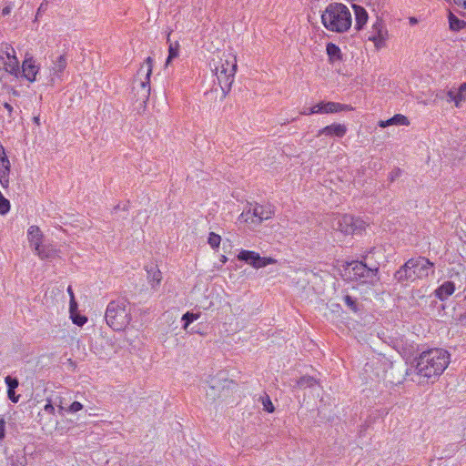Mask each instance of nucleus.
<instances>
[{"label": "nucleus", "mask_w": 466, "mask_h": 466, "mask_svg": "<svg viewBox=\"0 0 466 466\" xmlns=\"http://www.w3.org/2000/svg\"><path fill=\"white\" fill-rule=\"evenodd\" d=\"M34 122L36 124V125H40V119H39V116H35L34 117Z\"/></svg>", "instance_id": "4d7b16f0"}, {"label": "nucleus", "mask_w": 466, "mask_h": 466, "mask_svg": "<svg viewBox=\"0 0 466 466\" xmlns=\"http://www.w3.org/2000/svg\"><path fill=\"white\" fill-rule=\"evenodd\" d=\"M410 22L411 24H415V23H417V20H416V18L411 17V18H410Z\"/></svg>", "instance_id": "680f3d73"}, {"label": "nucleus", "mask_w": 466, "mask_h": 466, "mask_svg": "<svg viewBox=\"0 0 466 466\" xmlns=\"http://www.w3.org/2000/svg\"><path fill=\"white\" fill-rule=\"evenodd\" d=\"M227 259H228V258H227V257H226V256H224V255H222V256H221V258H220V261H221L222 263H226Z\"/></svg>", "instance_id": "13d9d810"}, {"label": "nucleus", "mask_w": 466, "mask_h": 466, "mask_svg": "<svg viewBox=\"0 0 466 466\" xmlns=\"http://www.w3.org/2000/svg\"><path fill=\"white\" fill-rule=\"evenodd\" d=\"M213 71L220 86L222 96L225 97L231 89L237 70L236 57L230 54L223 55L218 61L213 59Z\"/></svg>", "instance_id": "20e7f679"}, {"label": "nucleus", "mask_w": 466, "mask_h": 466, "mask_svg": "<svg viewBox=\"0 0 466 466\" xmlns=\"http://www.w3.org/2000/svg\"><path fill=\"white\" fill-rule=\"evenodd\" d=\"M12 8V3H7L6 5L2 9V15H8L11 13Z\"/></svg>", "instance_id": "37998d69"}, {"label": "nucleus", "mask_w": 466, "mask_h": 466, "mask_svg": "<svg viewBox=\"0 0 466 466\" xmlns=\"http://www.w3.org/2000/svg\"><path fill=\"white\" fill-rule=\"evenodd\" d=\"M0 147H3V146L0 144Z\"/></svg>", "instance_id": "e2e57ef3"}, {"label": "nucleus", "mask_w": 466, "mask_h": 466, "mask_svg": "<svg viewBox=\"0 0 466 466\" xmlns=\"http://www.w3.org/2000/svg\"><path fill=\"white\" fill-rule=\"evenodd\" d=\"M346 280L360 285L374 286L379 281L378 268H370L361 261H352L344 268Z\"/></svg>", "instance_id": "423d86ee"}, {"label": "nucleus", "mask_w": 466, "mask_h": 466, "mask_svg": "<svg viewBox=\"0 0 466 466\" xmlns=\"http://www.w3.org/2000/svg\"><path fill=\"white\" fill-rule=\"evenodd\" d=\"M0 184L4 188H6L9 184V177L0 178Z\"/></svg>", "instance_id": "09e8293b"}, {"label": "nucleus", "mask_w": 466, "mask_h": 466, "mask_svg": "<svg viewBox=\"0 0 466 466\" xmlns=\"http://www.w3.org/2000/svg\"><path fill=\"white\" fill-rule=\"evenodd\" d=\"M297 384L302 389L312 388L317 384V380L313 377L304 376L298 380Z\"/></svg>", "instance_id": "cd10ccee"}, {"label": "nucleus", "mask_w": 466, "mask_h": 466, "mask_svg": "<svg viewBox=\"0 0 466 466\" xmlns=\"http://www.w3.org/2000/svg\"><path fill=\"white\" fill-rule=\"evenodd\" d=\"M47 6H48V2L46 0L43 1L40 4V6L38 7L37 12H36V18L39 15H41L42 13H45L47 10Z\"/></svg>", "instance_id": "a19ab883"}, {"label": "nucleus", "mask_w": 466, "mask_h": 466, "mask_svg": "<svg viewBox=\"0 0 466 466\" xmlns=\"http://www.w3.org/2000/svg\"><path fill=\"white\" fill-rule=\"evenodd\" d=\"M275 214V207L272 205L264 206V220L270 218Z\"/></svg>", "instance_id": "c9c22d12"}, {"label": "nucleus", "mask_w": 466, "mask_h": 466, "mask_svg": "<svg viewBox=\"0 0 466 466\" xmlns=\"http://www.w3.org/2000/svg\"><path fill=\"white\" fill-rule=\"evenodd\" d=\"M44 410L49 414H54L55 413V407L53 406V404L51 403V401H48L45 407H44Z\"/></svg>", "instance_id": "c03bdc74"}, {"label": "nucleus", "mask_w": 466, "mask_h": 466, "mask_svg": "<svg viewBox=\"0 0 466 466\" xmlns=\"http://www.w3.org/2000/svg\"><path fill=\"white\" fill-rule=\"evenodd\" d=\"M447 96L449 97V100L453 102V97L456 96V93L451 90L447 93Z\"/></svg>", "instance_id": "603ef678"}, {"label": "nucleus", "mask_w": 466, "mask_h": 466, "mask_svg": "<svg viewBox=\"0 0 466 466\" xmlns=\"http://www.w3.org/2000/svg\"><path fill=\"white\" fill-rule=\"evenodd\" d=\"M66 67V59L64 56H60L56 61L54 62L53 66L51 67V81H55L56 78L60 77V73H62Z\"/></svg>", "instance_id": "412c9836"}, {"label": "nucleus", "mask_w": 466, "mask_h": 466, "mask_svg": "<svg viewBox=\"0 0 466 466\" xmlns=\"http://www.w3.org/2000/svg\"><path fill=\"white\" fill-rule=\"evenodd\" d=\"M455 291V284L452 281L443 282L438 289H435L434 294L440 300H445L451 296Z\"/></svg>", "instance_id": "a211bd4d"}, {"label": "nucleus", "mask_w": 466, "mask_h": 466, "mask_svg": "<svg viewBox=\"0 0 466 466\" xmlns=\"http://www.w3.org/2000/svg\"><path fill=\"white\" fill-rule=\"evenodd\" d=\"M5 154V149H4V147H0V157H1L2 156H4Z\"/></svg>", "instance_id": "052dcab7"}, {"label": "nucleus", "mask_w": 466, "mask_h": 466, "mask_svg": "<svg viewBox=\"0 0 466 466\" xmlns=\"http://www.w3.org/2000/svg\"><path fill=\"white\" fill-rule=\"evenodd\" d=\"M276 260L272 259L271 258H266L264 257V260H263V263H264V268L266 266H268V264H271V263H275Z\"/></svg>", "instance_id": "3c124183"}, {"label": "nucleus", "mask_w": 466, "mask_h": 466, "mask_svg": "<svg viewBox=\"0 0 466 466\" xmlns=\"http://www.w3.org/2000/svg\"><path fill=\"white\" fill-rule=\"evenodd\" d=\"M352 107L349 105L340 104L338 102H325L321 101L308 109H304L300 114L310 116L315 114H334L342 111H350Z\"/></svg>", "instance_id": "6e6552de"}, {"label": "nucleus", "mask_w": 466, "mask_h": 466, "mask_svg": "<svg viewBox=\"0 0 466 466\" xmlns=\"http://www.w3.org/2000/svg\"><path fill=\"white\" fill-rule=\"evenodd\" d=\"M350 236H361L370 227V221L367 218L351 215Z\"/></svg>", "instance_id": "f8f14e48"}, {"label": "nucleus", "mask_w": 466, "mask_h": 466, "mask_svg": "<svg viewBox=\"0 0 466 466\" xmlns=\"http://www.w3.org/2000/svg\"><path fill=\"white\" fill-rule=\"evenodd\" d=\"M15 52L13 46L7 43L1 44L0 47V60H5V58L15 56Z\"/></svg>", "instance_id": "bb28decb"}, {"label": "nucleus", "mask_w": 466, "mask_h": 466, "mask_svg": "<svg viewBox=\"0 0 466 466\" xmlns=\"http://www.w3.org/2000/svg\"><path fill=\"white\" fill-rule=\"evenodd\" d=\"M241 218L244 219L245 222L250 224L260 223L262 220V217L258 212L257 208L254 209L253 213H251L250 210L243 212L241 214Z\"/></svg>", "instance_id": "393cba45"}, {"label": "nucleus", "mask_w": 466, "mask_h": 466, "mask_svg": "<svg viewBox=\"0 0 466 466\" xmlns=\"http://www.w3.org/2000/svg\"><path fill=\"white\" fill-rule=\"evenodd\" d=\"M152 68H153V59L151 57H147L144 63V65L141 66L140 69L137 72V75H144V78L140 79L139 81V86H140V97L141 99L146 102L150 95V86H149V81H150V76L152 74Z\"/></svg>", "instance_id": "9d476101"}, {"label": "nucleus", "mask_w": 466, "mask_h": 466, "mask_svg": "<svg viewBox=\"0 0 466 466\" xmlns=\"http://www.w3.org/2000/svg\"><path fill=\"white\" fill-rule=\"evenodd\" d=\"M179 52V44L177 42L170 43L168 48V56L166 61V66H167L172 59L176 58L178 56Z\"/></svg>", "instance_id": "c85d7f7f"}, {"label": "nucleus", "mask_w": 466, "mask_h": 466, "mask_svg": "<svg viewBox=\"0 0 466 466\" xmlns=\"http://www.w3.org/2000/svg\"><path fill=\"white\" fill-rule=\"evenodd\" d=\"M26 462V458L24 454L16 453L8 458L7 466H25Z\"/></svg>", "instance_id": "a878e982"}, {"label": "nucleus", "mask_w": 466, "mask_h": 466, "mask_svg": "<svg viewBox=\"0 0 466 466\" xmlns=\"http://www.w3.org/2000/svg\"><path fill=\"white\" fill-rule=\"evenodd\" d=\"M105 319L114 330L124 329L131 319L129 303L124 299L111 301L107 305Z\"/></svg>", "instance_id": "39448f33"}, {"label": "nucleus", "mask_w": 466, "mask_h": 466, "mask_svg": "<svg viewBox=\"0 0 466 466\" xmlns=\"http://www.w3.org/2000/svg\"><path fill=\"white\" fill-rule=\"evenodd\" d=\"M221 242V237L214 232H210L208 239V243L212 248H218Z\"/></svg>", "instance_id": "7c9ffc66"}, {"label": "nucleus", "mask_w": 466, "mask_h": 466, "mask_svg": "<svg viewBox=\"0 0 466 466\" xmlns=\"http://www.w3.org/2000/svg\"><path fill=\"white\" fill-rule=\"evenodd\" d=\"M321 23L329 32L346 33L352 25V15L350 8L344 4L331 3L322 12Z\"/></svg>", "instance_id": "f03ea898"}, {"label": "nucleus", "mask_w": 466, "mask_h": 466, "mask_svg": "<svg viewBox=\"0 0 466 466\" xmlns=\"http://www.w3.org/2000/svg\"><path fill=\"white\" fill-rule=\"evenodd\" d=\"M5 421L3 418L0 419V440L5 436Z\"/></svg>", "instance_id": "de8ad7c7"}, {"label": "nucleus", "mask_w": 466, "mask_h": 466, "mask_svg": "<svg viewBox=\"0 0 466 466\" xmlns=\"http://www.w3.org/2000/svg\"><path fill=\"white\" fill-rule=\"evenodd\" d=\"M343 300L347 307H349L352 311L356 312L358 310L356 300L352 297L346 295L344 296Z\"/></svg>", "instance_id": "473e14b6"}, {"label": "nucleus", "mask_w": 466, "mask_h": 466, "mask_svg": "<svg viewBox=\"0 0 466 466\" xmlns=\"http://www.w3.org/2000/svg\"><path fill=\"white\" fill-rule=\"evenodd\" d=\"M35 254L41 258H54L57 250L52 245H42L39 247V249L35 250Z\"/></svg>", "instance_id": "b1692460"}, {"label": "nucleus", "mask_w": 466, "mask_h": 466, "mask_svg": "<svg viewBox=\"0 0 466 466\" xmlns=\"http://www.w3.org/2000/svg\"><path fill=\"white\" fill-rule=\"evenodd\" d=\"M67 293H68V294H69V296H70V299H72V296H74V293H73V289H72L71 286H69V287L67 288Z\"/></svg>", "instance_id": "6e6d98bb"}, {"label": "nucleus", "mask_w": 466, "mask_h": 466, "mask_svg": "<svg viewBox=\"0 0 466 466\" xmlns=\"http://www.w3.org/2000/svg\"><path fill=\"white\" fill-rule=\"evenodd\" d=\"M379 127H387L389 126H409L410 120L409 118L401 114H396L392 117L387 119V120H380L378 123Z\"/></svg>", "instance_id": "6ab92c4d"}, {"label": "nucleus", "mask_w": 466, "mask_h": 466, "mask_svg": "<svg viewBox=\"0 0 466 466\" xmlns=\"http://www.w3.org/2000/svg\"><path fill=\"white\" fill-rule=\"evenodd\" d=\"M5 384L8 387V390H15L18 386V380L11 376H6L5 379Z\"/></svg>", "instance_id": "72a5a7b5"}, {"label": "nucleus", "mask_w": 466, "mask_h": 466, "mask_svg": "<svg viewBox=\"0 0 466 466\" xmlns=\"http://www.w3.org/2000/svg\"><path fill=\"white\" fill-rule=\"evenodd\" d=\"M76 309H77V303L75 299V296H72V299H70V303H69V310H70L71 316L76 314Z\"/></svg>", "instance_id": "ea45409f"}, {"label": "nucleus", "mask_w": 466, "mask_h": 466, "mask_svg": "<svg viewBox=\"0 0 466 466\" xmlns=\"http://www.w3.org/2000/svg\"><path fill=\"white\" fill-rule=\"evenodd\" d=\"M264 410L270 413L275 410L274 405L268 396L264 398Z\"/></svg>", "instance_id": "58836bf2"}, {"label": "nucleus", "mask_w": 466, "mask_h": 466, "mask_svg": "<svg viewBox=\"0 0 466 466\" xmlns=\"http://www.w3.org/2000/svg\"><path fill=\"white\" fill-rule=\"evenodd\" d=\"M459 91L463 93V94H466V83H463L459 87Z\"/></svg>", "instance_id": "864d4df0"}, {"label": "nucleus", "mask_w": 466, "mask_h": 466, "mask_svg": "<svg viewBox=\"0 0 466 466\" xmlns=\"http://www.w3.org/2000/svg\"><path fill=\"white\" fill-rule=\"evenodd\" d=\"M352 8L354 11V15H355L354 28L357 31H361L368 22V19H369L368 12L366 11V9L364 7L355 5V4L352 5Z\"/></svg>", "instance_id": "2eb2a0df"}, {"label": "nucleus", "mask_w": 466, "mask_h": 466, "mask_svg": "<svg viewBox=\"0 0 466 466\" xmlns=\"http://www.w3.org/2000/svg\"><path fill=\"white\" fill-rule=\"evenodd\" d=\"M466 99V94H463L460 91L456 93V96L453 97V103L456 107H460L461 105V102L465 101Z\"/></svg>", "instance_id": "f704fd0d"}, {"label": "nucleus", "mask_w": 466, "mask_h": 466, "mask_svg": "<svg viewBox=\"0 0 466 466\" xmlns=\"http://www.w3.org/2000/svg\"><path fill=\"white\" fill-rule=\"evenodd\" d=\"M199 317V314H195V313H192V312H187L183 315L182 317V320L185 322L184 323V329H187V328L188 327V325L193 322L194 320H197Z\"/></svg>", "instance_id": "2f4dec72"}, {"label": "nucleus", "mask_w": 466, "mask_h": 466, "mask_svg": "<svg viewBox=\"0 0 466 466\" xmlns=\"http://www.w3.org/2000/svg\"><path fill=\"white\" fill-rule=\"evenodd\" d=\"M5 107L8 111H11V110H12V106H11L9 104H7V103H5Z\"/></svg>", "instance_id": "bf43d9fd"}, {"label": "nucleus", "mask_w": 466, "mask_h": 466, "mask_svg": "<svg viewBox=\"0 0 466 466\" xmlns=\"http://www.w3.org/2000/svg\"><path fill=\"white\" fill-rule=\"evenodd\" d=\"M433 268L434 264L425 257L412 258L396 272L395 277L399 281L424 279L434 273Z\"/></svg>", "instance_id": "7ed1b4c3"}, {"label": "nucleus", "mask_w": 466, "mask_h": 466, "mask_svg": "<svg viewBox=\"0 0 466 466\" xmlns=\"http://www.w3.org/2000/svg\"><path fill=\"white\" fill-rule=\"evenodd\" d=\"M348 131L346 125L340 123H333L331 125L326 126L319 130L318 136H327V137H343Z\"/></svg>", "instance_id": "ddd939ff"}, {"label": "nucleus", "mask_w": 466, "mask_h": 466, "mask_svg": "<svg viewBox=\"0 0 466 466\" xmlns=\"http://www.w3.org/2000/svg\"><path fill=\"white\" fill-rule=\"evenodd\" d=\"M449 24H450V28L453 31H458L461 28H462L464 25V22L460 20L453 14H450V15H449Z\"/></svg>", "instance_id": "c756f323"}, {"label": "nucleus", "mask_w": 466, "mask_h": 466, "mask_svg": "<svg viewBox=\"0 0 466 466\" xmlns=\"http://www.w3.org/2000/svg\"><path fill=\"white\" fill-rule=\"evenodd\" d=\"M388 38L389 33L383 20L377 17L369 31L368 40L374 44L377 50H380L386 46Z\"/></svg>", "instance_id": "1a4fd4ad"}, {"label": "nucleus", "mask_w": 466, "mask_h": 466, "mask_svg": "<svg viewBox=\"0 0 466 466\" xmlns=\"http://www.w3.org/2000/svg\"><path fill=\"white\" fill-rule=\"evenodd\" d=\"M83 409V405L79 401H74L67 409L70 413H76Z\"/></svg>", "instance_id": "4c0bfd02"}, {"label": "nucleus", "mask_w": 466, "mask_h": 466, "mask_svg": "<svg viewBox=\"0 0 466 466\" xmlns=\"http://www.w3.org/2000/svg\"><path fill=\"white\" fill-rule=\"evenodd\" d=\"M326 52L329 56V62L334 63L342 60L341 50L336 44L328 43L326 46Z\"/></svg>", "instance_id": "4be33fe9"}, {"label": "nucleus", "mask_w": 466, "mask_h": 466, "mask_svg": "<svg viewBox=\"0 0 466 466\" xmlns=\"http://www.w3.org/2000/svg\"><path fill=\"white\" fill-rule=\"evenodd\" d=\"M234 385L235 383L233 380L226 378L223 372H219L210 379L208 387L206 390V397L207 399L215 401L225 395L226 392H228Z\"/></svg>", "instance_id": "0eeeda50"}, {"label": "nucleus", "mask_w": 466, "mask_h": 466, "mask_svg": "<svg viewBox=\"0 0 466 466\" xmlns=\"http://www.w3.org/2000/svg\"><path fill=\"white\" fill-rule=\"evenodd\" d=\"M451 354L443 349H431L420 353L417 366V375L420 382H434L448 368Z\"/></svg>", "instance_id": "f257e3e1"}, {"label": "nucleus", "mask_w": 466, "mask_h": 466, "mask_svg": "<svg viewBox=\"0 0 466 466\" xmlns=\"http://www.w3.org/2000/svg\"><path fill=\"white\" fill-rule=\"evenodd\" d=\"M5 59V60H3L5 70L12 75H17L19 72V61L15 55Z\"/></svg>", "instance_id": "5701e85b"}, {"label": "nucleus", "mask_w": 466, "mask_h": 466, "mask_svg": "<svg viewBox=\"0 0 466 466\" xmlns=\"http://www.w3.org/2000/svg\"><path fill=\"white\" fill-rule=\"evenodd\" d=\"M454 3H455L458 6H461V7H463L464 9H466V0H454Z\"/></svg>", "instance_id": "8fccbe9b"}, {"label": "nucleus", "mask_w": 466, "mask_h": 466, "mask_svg": "<svg viewBox=\"0 0 466 466\" xmlns=\"http://www.w3.org/2000/svg\"><path fill=\"white\" fill-rule=\"evenodd\" d=\"M351 215L350 214H337L332 218V228L341 233L344 236H350Z\"/></svg>", "instance_id": "9b49d317"}, {"label": "nucleus", "mask_w": 466, "mask_h": 466, "mask_svg": "<svg viewBox=\"0 0 466 466\" xmlns=\"http://www.w3.org/2000/svg\"><path fill=\"white\" fill-rule=\"evenodd\" d=\"M10 165L0 167V178L9 177Z\"/></svg>", "instance_id": "79ce46f5"}, {"label": "nucleus", "mask_w": 466, "mask_h": 466, "mask_svg": "<svg viewBox=\"0 0 466 466\" xmlns=\"http://www.w3.org/2000/svg\"><path fill=\"white\" fill-rule=\"evenodd\" d=\"M238 259L245 261L255 268L262 267V258L254 251L241 250L238 255Z\"/></svg>", "instance_id": "4468645a"}, {"label": "nucleus", "mask_w": 466, "mask_h": 466, "mask_svg": "<svg viewBox=\"0 0 466 466\" xmlns=\"http://www.w3.org/2000/svg\"><path fill=\"white\" fill-rule=\"evenodd\" d=\"M8 165H10V161L7 158L6 155L5 154L4 156H2L0 157V167H3L4 166H8Z\"/></svg>", "instance_id": "49530a36"}, {"label": "nucleus", "mask_w": 466, "mask_h": 466, "mask_svg": "<svg viewBox=\"0 0 466 466\" xmlns=\"http://www.w3.org/2000/svg\"><path fill=\"white\" fill-rule=\"evenodd\" d=\"M7 395H8V398L13 401V402H17L18 400H19V396H15V390H7Z\"/></svg>", "instance_id": "a18cd8bd"}, {"label": "nucleus", "mask_w": 466, "mask_h": 466, "mask_svg": "<svg viewBox=\"0 0 466 466\" xmlns=\"http://www.w3.org/2000/svg\"><path fill=\"white\" fill-rule=\"evenodd\" d=\"M64 407L62 406V400H60V403L58 404V412L60 415H63Z\"/></svg>", "instance_id": "5fc2aeb1"}, {"label": "nucleus", "mask_w": 466, "mask_h": 466, "mask_svg": "<svg viewBox=\"0 0 466 466\" xmlns=\"http://www.w3.org/2000/svg\"><path fill=\"white\" fill-rule=\"evenodd\" d=\"M71 319L77 326H83L87 321V319L85 316H80L78 314L71 316Z\"/></svg>", "instance_id": "e433bc0d"}, {"label": "nucleus", "mask_w": 466, "mask_h": 466, "mask_svg": "<svg viewBox=\"0 0 466 466\" xmlns=\"http://www.w3.org/2000/svg\"><path fill=\"white\" fill-rule=\"evenodd\" d=\"M22 72L25 77L30 82H34L35 80V76L38 73V67L35 66L33 57H27L24 60Z\"/></svg>", "instance_id": "dca6fc26"}, {"label": "nucleus", "mask_w": 466, "mask_h": 466, "mask_svg": "<svg viewBox=\"0 0 466 466\" xmlns=\"http://www.w3.org/2000/svg\"><path fill=\"white\" fill-rule=\"evenodd\" d=\"M28 241L34 250L39 249L44 238V235L37 226H30L27 230Z\"/></svg>", "instance_id": "f3484780"}, {"label": "nucleus", "mask_w": 466, "mask_h": 466, "mask_svg": "<svg viewBox=\"0 0 466 466\" xmlns=\"http://www.w3.org/2000/svg\"><path fill=\"white\" fill-rule=\"evenodd\" d=\"M147 281L150 284L152 289H156L160 285L162 280V273L157 268V266L151 265L150 267H147Z\"/></svg>", "instance_id": "aec40b11"}]
</instances>
